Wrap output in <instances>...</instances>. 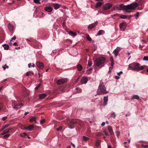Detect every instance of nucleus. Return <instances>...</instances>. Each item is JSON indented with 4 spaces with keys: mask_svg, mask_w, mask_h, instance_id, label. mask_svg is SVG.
Returning <instances> with one entry per match:
<instances>
[{
    "mask_svg": "<svg viewBox=\"0 0 148 148\" xmlns=\"http://www.w3.org/2000/svg\"><path fill=\"white\" fill-rule=\"evenodd\" d=\"M138 4L136 3H131L130 5H126L123 4L120 5V6L123 9L125 10L127 13H130L132 12V10L135 9L138 6Z\"/></svg>",
    "mask_w": 148,
    "mask_h": 148,
    "instance_id": "nucleus-1",
    "label": "nucleus"
},
{
    "mask_svg": "<svg viewBox=\"0 0 148 148\" xmlns=\"http://www.w3.org/2000/svg\"><path fill=\"white\" fill-rule=\"evenodd\" d=\"M106 62V59L103 57H100L99 58H96L95 62L97 66L98 67H101L102 65Z\"/></svg>",
    "mask_w": 148,
    "mask_h": 148,
    "instance_id": "nucleus-2",
    "label": "nucleus"
},
{
    "mask_svg": "<svg viewBox=\"0 0 148 148\" xmlns=\"http://www.w3.org/2000/svg\"><path fill=\"white\" fill-rule=\"evenodd\" d=\"M139 66L140 64L139 63L134 62L129 64L128 67L132 70L137 71L138 67Z\"/></svg>",
    "mask_w": 148,
    "mask_h": 148,
    "instance_id": "nucleus-3",
    "label": "nucleus"
},
{
    "mask_svg": "<svg viewBox=\"0 0 148 148\" xmlns=\"http://www.w3.org/2000/svg\"><path fill=\"white\" fill-rule=\"evenodd\" d=\"M99 89L103 94H106L109 92L108 91L106 90V88L105 86L103 85H99Z\"/></svg>",
    "mask_w": 148,
    "mask_h": 148,
    "instance_id": "nucleus-4",
    "label": "nucleus"
},
{
    "mask_svg": "<svg viewBox=\"0 0 148 148\" xmlns=\"http://www.w3.org/2000/svg\"><path fill=\"white\" fill-rule=\"evenodd\" d=\"M112 4L110 3H107L106 4L103 6V8L105 10H108L112 6Z\"/></svg>",
    "mask_w": 148,
    "mask_h": 148,
    "instance_id": "nucleus-5",
    "label": "nucleus"
},
{
    "mask_svg": "<svg viewBox=\"0 0 148 148\" xmlns=\"http://www.w3.org/2000/svg\"><path fill=\"white\" fill-rule=\"evenodd\" d=\"M37 119V118L36 116H32L29 121L30 122H32L33 121H34L36 123H38L36 121Z\"/></svg>",
    "mask_w": 148,
    "mask_h": 148,
    "instance_id": "nucleus-6",
    "label": "nucleus"
},
{
    "mask_svg": "<svg viewBox=\"0 0 148 148\" xmlns=\"http://www.w3.org/2000/svg\"><path fill=\"white\" fill-rule=\"evenodd\" d=\"M66 81V80L64 79H61L58 80L57 83L58 85H60L64 84Z\"/></svg>",
    "mask_w": 148,
    "mask_h": 148,
    "instance_id": "nucleus-7",
    "label": "nucleus"
},
{
    "mask_svg": "<svg viewBox=\"0 0 148 148\" xmlns=\"http://www.w3.org/2000/svg\"><path fill=\"white\" fill-rule=\"evenodd\" d=\"M88 81V79L87 77H83L81 81V84H86Z\"/></svg>",
    "mask_w": 148,
    "mask_h": 148,
    "instance_id": "nucleus-8",
    "label": "nucleus"
},
{
    "mask_svg": "<svg viewBox=\"0 0 148 148\" xmlns=\"http://www.w3.org/2000/svg\"><path fill=\"white\" fill-rule=\"evenodd\" d=\"M23 106V105L22 103H20L18 104L15 105L13 108L16 110H17Z\"/></svg>",
    "mask_w": 148,
    "mask_h": 148,
    "instance_id": "nucleus-9",
    "label": "nucleus"
},
{
    "mask_svg": "<svg viewBox=\"0 0 148 148\" xmlns=\"http://www.w3.org/2000/svg\"><path fill=\"white\" fill-rule=\"evenodd\" d=\"M118 48H119V49H121V48L119 47H117L116 48V49H115L114 51H113V53H114V56L115 57H116L119 53V52L118 51Z\"/></svg>",
    "mask_w": 148,
    "mask_h": 148,
    "instance_id": "nucleus-10",
    "label": "nucleus"
},
{
    "mask_svg": "<svg viewBox=\"0 0 148 148\" xmlns=\"http://www.w3.org/2000/svg\"><path fill=\"white\" fill-rule=\"evenodd\" d=\"M53 10V8L51 6H47L45 7V10L48 12H51Z\"/></svg>",
    "mask_w": 148,
    "mask_h": 148,
    "instance_id": "nucleus-11",
    "label": "nucleus"
},
{
    "mask_svg": "<svg viewBox=\"0 0 148 148\" xmlns=\"http://www.w3.org/2000/svg\"><path fill=\"white\" fill-rule=\"evenodd\" d=\"M36 65L37 67L40 69L42 68L44 66L42 63L39 62H36Z\"/></svg>",
    "mask_w": 148,
    "mask_h": 148,
    "instance_id": "nucleus-12",
    "label": "nucleus"
},
{
    "mask_svg": "<svg viewBox=\"0 0 148 148\" xmlns=\"http://www.w3.org/2000/svg\"><path fill=\"white\" fill-rule=\"evenodd\" d=\"M34 128V125H30L27 127H25V129L26 130L31 131L33 130Z\"/></svg>",
    "mask_w": 148,
    "mask_h": 148,
    "instance_id": "nucleus-13",
    "label": "nucleus"
},
{
    "mask_svg": "<svg viewBox=\"0 0 148 148\" xmlns=\"http://www.w3.org/2000/svg\"><path fill=\"white\" fill-rule=\"evenodd\" d=\"M47 96V95L46 94H39L38 95L39 98L40 99H43Z\"/></svg>",
    "mask_w": 148,
    "mask_h": 148,
    "instance_id": "nucleus-14",
    "label": "nucleus"
},
{
    "mask_svg": "<svg viewBox=\"0 0 148 148\" xmlns=\"http://www.w3.org/2000/svg\"><path fill=\"white\" fill-rule=\"evenodd\" d=\"M103 3L102 2L99 1L96 3L95 7V8H97L99 7H101Z\"/></svg>",
    "mask_w": 148,
    "mask_h": 148,
    "instance_id": "nucleus-15",
    "label": "nucleus"
},
{
    "mask_svg": "<svg viewBox=\"0 0 148 148\" xmlns=\"http://www.w3.org/2000/svg\"><path fill=\"white\" fill-rule=\"evenodd\" d=\"M53 6L55 9H57L60 7V5L58 3H54L53 4Z\"/></svg>",
    "mask_w": 148,
    "mask_h": 148,
    "instance_id": "nucleus-16",
    "label": "nucleus"
},
{
    "mask_svg": "<svg viewBox=\"0 0 148 148\" xmlns=\"http://www.w3.org/2000/svg\"><path fill=\"white\" fill-rule=\"evenodd\" d=\"M69 34L71 36H73V37L77 35V33H76L73 32L72 31H69Z\"/></svg>",
    "mask_w": 148,
    "mask_h": 148,
    "instance_id": "nucleus-17",
    "label": "nucleus"
},
{
    "mask_svg": "<svg viewBox=\"0 0 148 148\" xmlns=\"http://www.w3.org/2000/svg\"><path fill=\"white\" fill-rule=\"evenodd\" d=\"M104 105H106L107 104V103L108 101V96L104 97H103Z\"/></svg>",
    "mask_w": 148,
    "mask_h": 148,
    "instance_id": "nucleus-18",
    "label": "nucleus"
},
{
    "mask_svg": "<svg viewBox=\"0 0 148 148\" xmlns=\"http://www.w3.org/2000/svg\"><path fill=\"white\" fill-rule=\"evenodd\" d=\"M146 68H147V66L145 65L142 66L140 67V66H139L138 67V68L137 71L142 70Z\"/></svg>",
    "mask_w": 148,
    "mask_h": 148,
    "instance_id": "nucleus-19",
    "label": "nucleus"
},
{
    "mask_svg": "<svg viewBox=\"0 0 148 148\" xmlns=\"http://www.w3.org/2000/svg\"><path fill=\"white\" fill-rule=\"evenodd\" d=\"M82 90L80 88H77L75 89V90L74 91V92L75 93H79L81 92Z\"/></svg>",
    "mask_w": 148,
    "mask_h": 148,
    "instance_id": "nucleus-20",
    "label": "nucleus"
},
{
    "mask_svg": "<svg viewBox=\"0 0 148 148\" xmlns=\"http://www.w3.org/2000/svg\"><path fill=\"white\" fill-rule=\"evenodd\" d=\"M2 46L4 47V49L6 50H8L9 47V45L7 44L3 45H2Z\"/></svg>",
    "mask_w": 148,
    "mask_h": 148,
    "instance_id": "nucleus-21",
    "label": "nucleus"
},
{
    "mask_svg": "<svg viewBox=\"0 0 148 148\" xmlns=\"http://www.w3.org/2000/svg\"><path fill=\"white\" fill-rule=\"evenodd\" d=\"M8 27L10 31L12 32L13 31V27L12 25L9 24L8 25Z\"/></svg>",
    "mask_w": 148,
    "mask_h": 148,
    "instance_id": "nucleus-22",
    "label": "nucleus"
},
{
    "mask_svg": "<svg viewBox=\"0 0 148 148\" xmlns=\"http://www.w3.org/2000/svg\"><path fill=\"white\" fill-rule=\"evenodd\" d=\"M108 129L109 132L111 134H112L113 132L112 127L110 126H109L108 127Z\"/></svg>",
    "mask_w": 148,
    "mask_h": 148,
    "instance_id": "nucleus-23",
    "label": "nucleus"
},
{
    "mask_svg": "<svg viewBox=\"0 0 148 148\" xmlns=\"http://www.w3.org/2000/svg\"><path fill=\"white\" fill-rule=\"evenodd\" d=\"M96 26L95 24L92 23L91 24H90L88 26V28L91 29L93 27H95Z\"/></svg>",
    "mask_w": 148,
    "mask_h": 148,
    "instance_id": "nucleus-24",
    "label": "nucleus"
},
{
    "mask_svg": "<svg viewBox=\"0 0 148 148\" xmlns=\"http://www.w3.org/2000/svg\"><path fill=\"white\" fill-rule=\"evenodd\" d=\"M76 123V121H73L70 122L69 125L70 126H71L75 124Z\"/></svg>",
    "mask_w": 148,
    "mask_h": 148,
    "instance_id": "nucleus-25",
    "label": "nucleus"
},
{
    "mask_svg": "<svg viewBox=\"0 0 148 148\" xmlns=\"http://www.w3.org/2000/svg\"><path fill=\"white\" fill-rule=\"evenodd\" d=\"M139 99V97L138 95H134L132 97V99Z\"/></svg>",
    "mask_w": 148,
    "mask_h": 148,
    "instance_id": "nucleus-26",
    "label": "nucleus"
},
{
    "mask_svg": "<svg viewBox=\"0 0 148 148\" xmlns=\"http://www.w3.org/2000/svg\"><path fill=\"white\" fill-rule=\"evenodd\" d=\"M77 68L78 71H80L82 70V67L81 65H78L77 66Z\"/></svg>",
    "mask_w": 148,
    "mask_h": 148,
    "instance_id": "nucleus-27",
    "label": "nucleus"
},
{
    "mask_svg": "<svg viewBox=\"0 0 148 148\" xmlns=\"http://www.w3.org/2000/svg\"><path fill=\"white\" fill-rule=\"evenodd\" d=\"M86 38L89 41H91V39L89 35H86Z\"/></svg>",
    "mask_w": 148,
    "mask_h": 148,
    "instance_id": "nucleus-28",
    "label": "nucleus"
},
{
    "mask_svg": "<svg viewBox=\"0 0 148 148\" xmlns=\"http://www.w3.org/2000/svg\"><path fill=\"white\" fill-rule=\"evenodd\" d=\"M83 139L84 140L86 141L88 140L89 138L86 137L85 136H83Z\"/></svg>",
    "mask_w": 148,
    "mask_h": 148,
    "instance_id": "nucleus-29",
    "label": "nucleus"
},
{
    "mask_svg": "<svg viewBox=\"0 0 148 148\" xmlns=\"http://www.w3.org/2000/svg\"><path fill=\"white\" fill-rule=\"evenodd\" d=\"M27 135V134L25 133H23L21 134V136L22 137H25Z\"/></svg>",
    "mask_w": 148,
    "mask_h": 148,
    "instance_id": "nucleus-30",
    "label": "nucleus"
},
{
    "mask_svg": "<svg viewBox=\"0 0 148 148\" xmlns=\"http://www.w3.org/2000/svg\"><path fill=\"white\" fill-rule=\"evenodd\" d=\"M120 18L122 19H125L127 17L126 16L123 15H121L120 16Z\"/></svg>",
    "mask_w": 148,
    "mask_h": 148,
    "instance_id": "nucleus-31",
    "label": "nucleus"
},
{
    "mask_svg": "<svg viewBox=\"0 0 148 148\" xmlns=\"http://www.w3.org/2000/svg\"><path fill=\"white\" fill-rule=\"evenodd\" d=\"M102 30H100L99 31L98 33L97 34V35L98 36H100L102 34Z\"/></svg>",
    "mask_w": 148,
    "mask_h": 148,
    "instance_id": "nucleus-32",
    "label": "nucleus"
},
{
    "mask_svg": "<svg viewBox=\"0 0 148 148\" xmlns=\"http://www.w3.org/2000/svg\"><path fill=\"white\" fill-rule=\"evenodd\" d=\"M124 25V24L123 23H122L120 24L119 25V27L120 29H121L122 28H123V27Z\"/></svg>",
    "mask_w": 148,
    "mask_h": 148,
    "instance_id": "nucleus-33",
    "label": "nucleus"
},
{
    "mask_svg": "<svg viewBox=\"0 0 148 148\" xmlns=\"http://www.w3.org/2000/svg\"><path fill=\"white\" fill-rule=\"evenodd\" d=\"M115 114L114 112L111 114V116L112 117H113L114 118L115 117Z\"/></svg>",
    "mask_w": 148,
    "mask_h": 148,
    "instance_id": "nucleus-34",
    "label": "nucleus"
},
{
    "mask_svg": "<svg viewBox=\"0 0 148 148\" xmlns=\"http://www.w3.org/2000/svg\"><path fill=\"white\" fill-rule=\"evenodd\" d=\"M10 134H5V135H4L3 137L4 138H8L10 136Z\"/></svg>",
    "mask_w": 148,
    "mask_h": 148,
    "instance_id": "nucleus-35",
    "label": "nucleus"
},
{
    "mask_svg": "<svg viewBox=\"0 0 148 148\" xmlns=\"http://www.w3.org/2000/svg\"><path fill=\"white\" fill-rule=\"evenodd\" d=\"M143 60L145 61H148V57L144 56V57Z\"/></svg>",
    "mask_w": 148,
    "mask_h": 148,
    "instance_id": "nucleus-36",
    "label": "nucleus"
},
{
    "mask_svg": "<svg viewBox=\"0 0 148 148\" xmlns=\"http://www.w3.org/2000/svg\"><path fill=\"white\" fill-rule=\"evenodd\" d=\"M10 125H8V124H6V125H5L4 127H3V129H2V130H3L4 129L8 127Z\"/></svg>",
    "mask_w": 148,
    "mask_h": 148,
    "instance_id": "nucleus-37",
    "label": "nucleus"
},
{
    "mask_svg": "<svg viewBox=\"0 0 148 148\" xmlns=\"http://www.w3.org/2000/svg\"><path fill=\"white\" fill-rule=\"evenodd\" d=\"M34 2L35 3H40L39 0H33Z\"/></svg>",
    "mask_w": 148,
    "mask_h": 148,
    "instance_id": "nucleus-38",
    "label": "nucleus"
},
{
    "mask_svg": "<svg viewBox=\"0 0 148 148\" xmlns=\"http://www.w3.org/2000/svg\"><path fill=\"white\" fill-rule=\"evenodd\" d=\"M45 120L44 119H43L41 120L40 121V123L41 124H42L43 123L45 122Z\"/></svg>",
    "mask_w": 148,
    "mask_h": 148,
    "instance_id": "nucleus-39",
    "label": "nucleus"
},
{
    "mask_svg": "<svg viewBox=\"0 0 148 148\" xmlns=\"http://www.w3.org/2000/svg\"><path fill=\"white\" fill-rule=\"evenodd\" d=\"M16 39V37L15 36H14L13 38H11V40H10V42H12V40H15Z\"/></svg>",
    "mask_w": 148,
    "mask_h": 148,
    "instance_id": "nucleus-40",
    "label": "nucleus"
},
{
    "mask_svg": "<svg viewBox=\"0 0 148 148\" xmlns=\"http://www.w3.org/2000/svg\"><path fill=\"white\" fill-rule=\"evenodd\" d=\"M62 127L60 126V127H58V128H57L56 129V130L57 131L61 130H62Z\"/></svg>",
    "mask_w": 148,
    "mask_h": 148,
    "instance_id": "nucleus-41",
    "label": "nucleus"
},
{
    "mask_svg": "<svg viewBox=\"0 0 148 148\" xmlns=\"http://www.w3.org/2000/svg\"><path fill=\"white\" fill-rule=\"evenodd\" d=\"M116 135L117 136V137H118L120 134L119 132L118 131H117L116 132Z\"/></svg>",
    "mask_w": 148,
    "mask_h": 148,
    "instance_id": "nucleus-42",
    "label": "nucleus"
},
{
    "mask_svg": "<svg viewBox=\"0 0 148 148\" xmlns=\"http://www.w3.org/2000/svg\"><path fill=\"white\" fill-rule=\"evenodd\" d=\"M8 66H7L6 64H5L4 66H3V68L4 69H5L6 68H8Z\"/></svg>",
    "mask_w": 148,
    "mask_h": 148,
    "instance_id": "nucleus-43",
    "label": "nucleus"
},
{
    "mask_svg": "<svg viewBox=\"0 0 148 148\" xmlns=\"http://www.w3.org/2000/svg\"><path fill=\"white\" fill-rule=\"evenodd\" d=\"M4 132H5L6 134L8 133L9 132V131H8V129H6L4 130Z\"/></svg>",
    "mask_w": 148,
    "mask_h": 148,
    "instance_id": "nucleus-44",
    "label": "nucleus"
},
{
    "mask_svg": "<svg viewBox=\"0 0 148 148\" xmlns=\"http://www.w3.org/2000/svg\"><path fill=\"white\" fill-rule=\"evenodd\" d=\"M7 118V116H5L3 117L2 118V119L3 121L5 120Z\"/></svg>",
    "mask_w": 148,
    "mask_h": 148,
    "instance_id": "nucleus-45",
    "label": "nucleus"
},
{
    "mask_svg": "<svg viewBox=\"0 0 148 148\" xmlns=\"http://www.w3.org/2000/svg\"><path fill=\"white\" fill-rule=\"evenodd\" d=\"M41 84H39L35 88V89H36V90H37L39 88V87H40V85Z\"/></svg>",
    "mask_w": 148,
    "mask_h": 148,
    "instance_id": "nucleus-46",
    "label": "nucleus"
},
{
    "mask_svg": "<svg viewBox=\"0 0 148 148\" xmlns=\"http://www.w3.org/2000/svg\"><path fill=\"white\" fill-rule=\"evenodd\" d=\"M92 63L91 62H90L89 61L88 62V65L89 66H91L92 65Z\"/></svg>",
    "mask_w": 148,
    "mask_h": 148,
    "instance_id": "nucleus-47",
    "label": "nucleus"
},
{
    "mask_svg": "<svg viewBox=\"0 0 148 148\" xmlns=\"http://www.w3.org/2000/svg\"><path fill=\"white\" fill-rule=\"evenodd\" d=\"M110 62H114V60L112 57H111L110 58Z\"/></svg>",
    "mask_w": 148,
    "mask_h": 148,
    "instance_id": "nucleus-48",
    "label": "nucleus"
},
{
    "mask_svg": "<svg viewBox=\"0 0 148 148\" xmlns=\"http://www.w3.org/2000/svg\"><path fill=\"white\" fill-rule=\"evenodd\" d=\"M117 6H118L117 5L115 6L114 7V10H116L118 9Z\"/></svg>",
    "mask_w": 148,
    "mask_h": 148,
    "instance_id": "nucleus-49",
    "label": "nucleus"
},
{
    "mask_svg": "<svg viewBox=\"0 0 148 148\" xmlns=\"http://www.w3.org/2000/svg\"><path fill=\"white\" fill-rule=\"evenodd\" d=\"M123 73V72L122 71H120V72H118V73H117V74L119 76L120 75V74H122Z\"/></svg>",
    "mask_w": 148,
    "mask_h": 148,
    "instance_id": "nucleus-50",
    "label": "nucleus"
},
{
    "mask_svg": "<svg viewBox=\"0 0 148 148\" xmlns=\"http://www.w3.org/2000/svg\"><path fill=\"white\" fill-rule=\"evenodd\" d=\"M100 143V142L99 141L97 142L96 143V145L97 146H98L99 145Z\"/></svg>",
    "mask_w": 148,
    "mask_h": 148,
    "instance_id": "nucleus-51",
    "label": "nucleus"
},
{
    "mask_svg": "<svg viewBox=\"0 0 148 148\" xmlns=\"http://www.w3.org/2000/svg\"><path fill=\"white\" fill-rule=\"evenodd\" d=\"M139 12H138L136 13V17H138L139 16Z\"/></svg>",
    "mask_w": 148,
    "mask_h": 148,
    "instance_id": "nucleus-52",
    "label": "nucleus"
},
{
    "mask_svg": "<svg viewBox=\"0 0 148 148\" xmlns=\"http://www.w3.org/2000/svg\"><path fill=\"white\" fill-rule=\"evenodd\" d=\"M113 67H109V71L110 72L112 69H113Z\"/></svg>",
    "mask_w": 148,
    "mask_h": 148,
    "instance_id": "nucleus-53",
    "label": "nucleus"
},
{
    "mask_svg": "<svg viewBox=\"0 0 148 148\" xmlns=\"http://www.w3.org/2000/svg\"><path fill=\"white\" fill-rule=\"evenodd\" d=\"M105 122H103L102 123V124H101V125L102 126H104L105 125Z\"/></svg>",
    "mask_w": 148,
    "mask_h": 148,
    "instance_id": "nucleus-54",
    "label": "nucleus"
},
{
    "mask_svg": "<svg viewBox=\"0 0 148 148\" xmlns=\"http://www.w3.org/2000/svg\"><path fill=\"white\" fill-rule=\"evenodd\" d=\"M119 78V76H116L115 77V79H117Z\"/></svg>",
    "mask_w": 148,
    "mask_h": 148,
    "instance_id": "nucleus-55",
    "label": "nucleus"
},
{
    "mask_svg": "<svg viewBox=\"0 0 148 148\" xmlns=\"http://www.w3.org/2000/svg\"><path fill=\"white\" fill-rule=\"evenodd\" d=\"M13 45H14L16 46H18V45L17 43L16 42H14V43L13 44Z\"/></svg>",
    "mask_w": 148,
    "mask_h": 148,
    "instance_id": "nucleus-56",
    "label": "nucleus"
},
{
    "mask_svg": "<svg viewBox=\"0 0 148 148\" xmlns=\"http://www.w3.org/2000/svg\"><path fill=\"white\" fill-rule=\"evenodd\" d=\"M28 67L30 68L31 66V64L29 63L28 64Z\"/></svg>",
    "mask_w": 148,
    "mask_h": 148,
    "instance_id": "nucleus-57",
    "label": "nucleus"
},
{
    "mask_svg": "<svg viewBox=\"0 0 148 148\" xmlns=\"http://www.w3.org/2000/svg\"><path fill=\"white\" fill-rule=\"evenodd\" d=\"M8 131L10 132V130H12V127H10L9 128L7 129Z\"/></svg>",
    "mask_w": 148,
    "mask_h": 148,
    "instance_id": "nucleus-58",
    "label": "nucleus"
},
{
    "mask_svg": "<svg viewBox=\"0 0 148 148\" xmlns=\"http://www.w3.org/2000/svg\"><path fill=\"white\" fill-rule=\"evenodd\" d=\"M71 144L72 145V146L74 147H75V145L73 144V143H71Z\"/></svg>",
    "mask_w": 148,
    "mask_h": 148,
    "instance_id": "nucleus-59",
    "label": "nucleus"
},
{
    "mask_svg": "<svg viewBox=\"0 0 148 148\" xmlns=\"http://www.w3.org/2000/svg\"><path fill=\"white\" fill-rule=\"evenodd\" d=\"M104 133L106 135V136H108V133L107 132H104Z\"/></svg>",
    "mask_w": 148,
    "mask_h": 148,
    "instance_id": "nucleus-60",
    "label": "nucleus"
},
{
    "mask_svg": "<svg viewBox=\"0 0 148 148\" xmlns=\"http://www.w3.org/2000/svg\"><path fill=\"white\" fill-rule=\"evenodd\" d=\"M111 67H113V66L114 65V62H111Z\"/></svg>",
    "mask_w": 148,
    "mask_h": 148,
    "instance_id": "nucleus-61",
    "label": "nucleus"
},
{
    "mask_svg": "<svg viewBox=\"0 0 148 148\" xmlns=\"http://www.w3.org/2000/svg\"><path fill=\"white\" fill-rule=\"evenodd\" d=\"M28 113H29L28 112H25V113L24 114L25 115H27Z\"/></svg>",
    "mask_w": 148,
    "mask_h": 148,
    "instance_id": "nucleus-62",
    "label": "nucleus"
},
{
    "mask_svg": "<svg viewBox=\"0 0 148 148\" xmlns=\"http://www.w3.org/2000/svg\"><path fill=\"white\" fill-rule=\"evenodd\" d=\"M142 41L143 42H144V43H146V42H147L146 41H145V40H142Z\"/></svg>",
    "mask_w": 148,
    "mask_h": 148,
    "instance_id": "nucleus-63",
    "label": "nucleus"
},
{
    "mask_svg": "<svg viewBox=\"0 0 148 148\" xmlns=\"http://www.w3.org/2000/svg\"><path fill=\"white\" fill-rule=\"evenodd\" d=\"M66 148H71V146L70 145H69Z\"/></svg>",
    "mask_w": 148,
    "mask_h": 148,
    "instance_id": "nucleus-64",
    "label": "nucleus"
}]
</instances>
